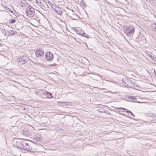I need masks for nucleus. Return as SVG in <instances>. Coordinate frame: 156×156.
<instances>
[{
  "instance_id": "nucleus-1",
  "label": "nucleus",
  "mask_w": 156,
  "mask_h": 156,
  "mask_svg": "<svg viewBox=\"0 0 156 156\" xmlns=\"http://www.w3.org/2000/svg\"><path fill=\"white\" fill-rule=\"evenodd\" d=\"M25 12L27 15L29 17H33L35 15L34 9L30 5L27 7Z\"/></svg>"
},
{
  "instance_id": "nucleus-2",
  "label": "nucleus",
  "mask_w": 156,
  "mask_h": 156,
  "mask_svg": "<svg viewBox=\"0 0 156 156\" xmlns=\"http://www.w3.org/2000/svg\"><path fill=\"white\" fill-rule=\"evenodd\" d=\"M29 59V58L26 55H23L18 58L17 60L22 65L27 63Z\"/></svg>"
},
{
  "instance_id": "nucleus-3",
  "label": "nucleus",
  "mask_w": 156,
  "mask_h": 156,
  "mask_svg": "<svg viewBox=\"0 0 156 156\" xmlns=\"http://www.w3.org/2000/svg\"><path fill=\"white\" fill-rule=\"evenodd\" d=\"M135 29L132 27H129L126 29L124 32L129 36L131 37L133 34Z\"/></svg>"
},
{
  "instance_id": "nucleus-4",
  "label": "nucleus",
  "mask_w": 156,
  "mask_h": 156,
  "mask_svg": "<svg viewBox=\"0 0 156 156\" xmlns=\"http://www.w3.org/2000/svg\"><path fill=\"white\" fill-rule=\"evenodd\" d=\"M46 60L49 61H52L53 59V54L50 51L47 52L45 54Z\"/></svg>"
},
{
  "instance_id": "nucleus-5",
  "label": "nucleus",
  "mask_w": 156,
  "mask_h": 156,
  "mask_svg": "<svg viewBox=\"0 0 156 156\" xmlns=\"http://www.w3.org/2000/svg\"><path fill=\"white\" fill-rule=\"evenodd\" d=\"M22 145L23 146V152H26V151H27L30 149V146L29 145L25 143H23L22 144Z\"/></svg>"
},
{
  "instance_id": "nucleus-6",
  "label": "nucleus",
  "mask_w": 156,
  "mask_h": 156,
  "mask_svg": "<svg viewBox=\"0 0 156 156\" xmlns=\"http://www.w3.org/2000/svg\"><path fill=\"white\" fill-rule=\"evenodd\" d=\"M52 8L58 14L61 15L62 14V11L61 10V9L59 8L58 7H55V8L54 7H52Z\"/></svg>"
},
{
  "instance_id": "nucleus-7",
  "label": "nucleus",
  "mask_w": 156,
  "mask_h": 156,
  "mask_svg": "<svg viewBox=\"0 0 156 156\" xmlns=\"http://www.w3.org/2000/svg\"><path fill=\"white\" fill-rule=\"evenodd\" d=\"M35 53L37 57H41L42 55L44 54V52L43 51L39 49L35 51Z\"/></svg>"
},
{
  "instance_id": "nucleus-8",
  "label": "nucleus",
  "mask_w": 156,
  "mask_h": 156,
  "mask_svg": "<svg viewBox=\"0 0 156 156\" xmlns=\"http://www.w3.org/2000/svg\"><path fill=\"white\" fill-rule=\"evenodd\" d=\"M7 31L8 33V36H11L17 33V32L15 30H7Z\"/></svg>"
},
{
  "instance_id": "nucleus-9",
  "label": "nucleus",
  "mask_w": 156,
  "mask_h": 156,
  "mask_svg": "<svg viewBox=\"0 0 156 156\" xmlns=\"http://www.w3.org/2000/svg\"><path fill=\"white\" fill-rule=\"evenodd\" d=\"M44 10L47 11L48 8V6L46 4H44V3L40 6Z\"/></svg>"
},
{
  "instance_id": "nucleus-10",
  "label": "nucleus",
  "mask_w": 156,
  "mask_h": 156,
  "mask_svg": "<svg viewBox=\"0 0 156 156\" xmlns=\"http://www.w3.org/2000/svg\"><path fill=\"white\" fill-rule=\"evenodd\" d=\"M75 31L77 33V34L80 35L81 36L82 35V34L83 33V32H84V31L82 30H78L76 29H75Z\"/></svg>"
},
{
  "instance_id": "nucleus-11",
  "label": "nucleus",
  "mask_w": 156,
  "mask_h": 156,
  "mask_svg": "<svg viewBox=\"0 0 156 156\" xmlns=\"http://www.w3.org/2000/svg\"><path fill=\"white\" fill-rule=\"evenodd\" d=\"M119 109H123L124 111L126 110V112L128 114H129V113H130L133 116H135L132 113V112H131L130 110H128L127 109L123 108H119Z\"/></svg>"
},
{
  "instance_id": "nucleus-12",
  "label": "nucleus",
  "mask_w": 156,
  "mask_h": 156,
  "mask_svg": "<svg viewBox=\"0 0 156 156\" xmlns=\"http://www.w3.org/2000/svg\"><path fill=\"white\" fill-rule=\"evenodd\" d=\"M46 94H47V98H51L52 97V94L48 91H46Z\"/></svg>"
},
{
  "instance_id": "nucleus-13",
  "label": "nucleus",
  "mask_w": 156,
  "mask_h": 156,
  "mask_svg": "<svg viewBox=\"0 0 156 156\" xmlns=\"http://www.w3.org/2000/svg\"><path fill=\"white\" fill-rule=\"evenodd\" d=\"M36 3L39 6H41L44 2H42L41 0H36Z\"/></svg>"
},
{
  "instance_id": "nucleus-14",
  "label": "nucleus",
  "mask_w": 156,
  "mask_h": 156,
  "mask_svg": "<svg viewBox=\"0 0 156 156\" xmlns=\"http://www.w3.org/2000/svg\"><path fill=\"white\" fill-rule=\"evenodd\" d=\"M22 7H26L27 6V2L26 1H23L22 2Z\"/></svg>"
},
{
  "instance_id": "nucleus-15",
  "label": "nucleus",
  "mask_w": 156,
  "mask_h": 156,
  "mask_svg": "<svg viewBox=\"0 0 156 156\" xmlns=\"http://www.w3.org/2000/svg\"><path fill=\"white\" fill-rule=\"evenodd\" d=\"M151 27L156 31V23H154L151 25Z\"/></svg>"
},
{
  "instance_id": "nucleus-16",
  "label": "nucleus",
  "mask_w": 156,
  "mask_h": 156,
  "mask_svg": "<svg viewBox=\"0 0 156 156\" xmlns=\"http://www.w3.org/2000/svg\"><path fill=\"white\" fill-rule=\"evenodd\" d=\"M82 36L86 37L87 38H89V36L86 33L83 32V33L82 34Z\"/></svg>"
},
{
  "instance_id": "nucleus-17",
  "label": "nucleus",
  "mask_w": 156,
  "mask_h": 156,
  "mask_svg": "<svg viewBox=\"0 0 156 156\" xmlns=\"http://www.w3.org/2000/svg\"><path fill=\"white\" fill-rule=\"evenodd\" d=\"M147 54L150 57V58L151 59L153 56H154L150 52H148L147 53Z\"/></svg>"
},
{
  "instance_id": "nucleus-18",
  "label": "nucleus",
  "mask_w": 156,
  "mask_h": 156,
  "mask_svg": "<svg viewBox=\"0 0 156 156\" xmlns=\"http://www.w3.org/2000/svg\"><path fill=\"white\" fill-rule=\"evenodd\" d=\"M42 138V136L41 135H38V137H37V139L39 141H41Z\"/></svg>"
},
{
  "instance_id": "nucleus-19",
  "label": "nucleus",
  "mask_w": 156,
  "mask_h": 156,
  "mask_svg": "<svg viewBox=\"0 0 156 156\" xmlns=\"http://www.w3.org/2000/svg\"><path fill=\"white\" fill-rule=\"evenodd\" d=\"M16 21V20L13 19H10L9 20V22L10 23H15Z\"/></svg>"
},
{
  "instance_id": "nucleus-20",
  "label": "nucleus",
  "mask_w": 156,
  "mask_h": 156,
  "mask_svg": "<svg viewBox=\"0 0 156 156\" xmlns=\"http://www.w3.org/2000/svg\"><path fill=\"white\" fill-rule=\"evenodd\" d=\"M100 108H101L100 107H98V112H104L105 111H104V110L103 109H100Z\"/></svg>"
},
{
  "instance_id": "nucleus-21",
  "label": "nucleus",
  "mask_w": 156,
  "mask_h": 156,
  "mask_svg": "<svg viewBox=\"0 0 156 156\" xmlns=\"http://www.w3.org/2000/svg\"><path fill=\"white\" fill-rule=\"evenodd\" d=\"M150 116H151L152 117H156V114L150 113Z\"/></svg>"
},
{
  "instance_id": "nucleus-22",
  "label": "nucleus",
  "mask_w": 156,
  "mask_h": 156,
  "mask_svg": "<svg viewBox=\"0 0 156 156\" xmlns=\"http://www.w3.org/2000/svg\"><path fill=\"white\" fill-rule=\"evenodd\" d=\"M81 4L83 6H85L86 5V4L83 2V0H82V1L80 2Z\"/></svg>"
},
{
  "instance_id": "nucleus-23",
  "label": "nucleus",
  "mask_w": 156,
  "mask_h": 156,
  "mask_svg": "<svg viewBox=\"0 0 156 156\" xmlns=\"http://www.w3.org/2000/svg\"><path fill=\"white\" fill-rule=\"evenodd\" d=\"M130 99L133 100V101H135V99H136L135 97H130Z\"/></svg>"
},
{
  "instance_id": "nucleus-24",
  "label": "nucleus",
  "mask_w": 156,
  "mask_h": 156,
  "mask_svg": "<svg viewBox=\"0 0 156 156\" xmlns=\"http://www.w3.org/2000/svg\"><path fill=\"white\" fill-rule=\"evenodd\" d=\"M17 148L18 149H20L23 151V147H22L20 146H17Z\"/></svg>"
},
{
  "instance_id": "nucleus-25",
  "label": "nucleus",
  "mask_w": 156,
  "mask_h": 156,
  "mask_svg": "<svg viewBox=\"0 0 156 156\" xmlns=\"http://www.w3.org/2000/svg\"><path fill=\"white\" fill-rule=\"evenodd\" d=\"M5 9L6 10L9 11H10V10H11V9L9 8L7 6H6L5 7Z\"/></svg>"
},
{
  "instance_id": "nucleus-26",
  "label": "nucleus",
  "mask_w": 156,
  "mask_h": 156,
  "mask_svg": "<svg viewBox=\"0 0 156 156\" xmlns=\"http://www.w3.org/2000/svg\"><path fill=\"white\" fill-rule=\"evenodd\" d=\"M151 59L156 62V57H154V55L153 56Z\"/></svg>"
},
{
  "instance_id": "nucleus-27",
  "label": "nucleus",
  "mask_w": 156,
  "mask_h": 156,
  "mask_svg": "<svg viewBox=\"0 0 156 156\" xmlns=\"http://www.w3.org/2000/svg\"><path fill=\"white\" fill-rule=\"evenodd\" d=\"M13 14H14L16 17H17V16H18V13L16 12H14Z\"/></svg>"
},
{
  "instance_id": "nucleus-28",
  "label": "nucleus",
  "mask_w": 156,
  "mask_h": 156,
  "mask_svg": "<svg viewBox=\"0 0 156 156\" xmlns=\"http://www.w3.org/2000/svg\"><path fill=\"white\" fill-rule=\"evenodd\" d=\"M57 65L55 64V63H54L53 64H51L50 65V66H55Z\"/></svg>"
},
{
  "instance_id": "nucleus-29",
  "label": "nucleus",
  "mask_w": 156,
  "mask_h": 156,
  "mask_svg": "<svg viewBox=\"0 0 156 156\" xmlns=\"http://www.w3.org/2000/svg\"><path fill=\"white\" fill-rule=\"evenodd\" d=\"M154 73L156 76V71H155V70L154 69Z\"/></svg>"
},
{
  "instance_id": "nucleus-30",
  "label": "nucleus",
  "mask_w": 156,
  "mask_h": 156,
  "mask_svg": "<svg viewBox=\"0 0 156 156\" xmlns=\"http://www.w3.org/2000/svg\"><path fill=\"white\" fill-rule=\"evenodd\" d=\"M9 12H11V13H12L13 14L14 12H13V11L10 10Z\"/></svg>"
},
{
  "instance_id": "nucleus-31",
  "label": "nucleus",
  "mask_w": 156,
  "mask_h": 156,
  "mask_svg": "<svg viewBox=\"0 0 156 156\" xmlns=\"http://www.w3.org/2000/svg\"><path fill=\"white\" fill-rule=\"evenodd\" d=\"M2 44L0 43V47H2Z\"/></svg>"
},
{
  "instance_id": "nucleus-32",
  "label": "nucleus",
  "mask_w": 156,
  "mask_h": 156,
  "mask_svg": "<svg viewBox=\"0 0 156 156\" xmlns=\"http://www.w3.org/2000/svg\"><path fill=\"white\" fill-rule=\"evenodd\" d=\"M65 103V104H67V102H62V103Z\"/></svg>"
},
{
  "instance_id": "nucleus-33",
  "label": "nucleus",
  "mask_w": 156,
  "mask_h": 156,
  "mask_svg": "<svg viewBox=\"0 0 156 156\" xmlns=\"http://www.w3.org/2000/svg\"><path fill=\"white\" fill-rule=\"evenodd\" d=\"M129 82H131V80H129Z\"/></svg>"
},
{
  "instance_id": "nucleus-34",
  "label": "nucleus",
  "mask_w": 156,
  "mask_h": 156,
  "mask_svg": "<svg viewBox=\"0 0 156 156\" xmlns=\"http://www.w3.org/2000/svg\"><path fill=\"white\" fill-rule=\"evenodd\" d=\"M99 88V89H101L100 88ZM104 89V88H102V89Z\"/></svg>"
}]
</instances>
